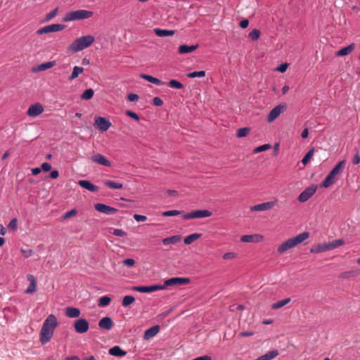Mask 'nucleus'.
<instances>
[{
    "mask_svg": "<svg viewBox=\"0 0 360 360\" xmlns=\"http://www.w3.org/2000/svg\"><path fill=\"white\" fill-rule=\"evenodd\" d=\"M58 325L57 318L54 314H50L47 316L44 321L39 333V340L41 344L44 345L51 340Z\"/></svg>",
    "mask_w": 360,
    "mask_h": 360,
    "instance_id": "1",
    "label": "nucleus"
},
{
    "mask_svg": "<svg viewBox=\"0 0 360 360\" xmlns=\"http://www.w3.org/2000/svg\"><path fill=\"white\" fill-rule=\"evenodd\" d=\"M309 232H302L295 237L289 238L286 241L281 243L277 249V251L279 254H283L288 250L293 248L298 245L299 244L304 242L305 240L309 238Z\"/></svg>",
    "mask_w": 360,
    "mask_h": 360,
    "instance_id": "2",
    "label": "nucleus"
},
{
    "mask_svg": "<svg viewBox=\"0 0 360 360\" xmlns=\"http://www.w3.org/2000/svg\"><path fill=\"white\" fill-rule=\"evenodd\" d=\"M95 41L92 35H85L76 39L68 47V51L72 53H77L89 47Z\"/></svg>",
    "mask_w": 360,
    "mask_h": 360,
    "instance_id": "3",
    "label": "nucleus"
},
{
    "mask_svg": "<svg viewBox=\"0 0 360 360\" xmlns=\"http://www.w3.org/2000/svg\"><path fill=\"white\" fill-rule=\"evenodd\" d=\"M345 160L339 162L335 167L329 172L322 183V186L328 188L333 185L337 180L338 177L342 174L345 165Z\"/></svg>",
    "mask_w": 360,
    "mask_h": 360,
    "instance_id": "4",
    "label": "nucleus"
},
{
    "mask_svg": "<svg viewBox=\"0 0 360 360\" xmlns=\"http://www.w3.org/2000/svg\"><path fill=\"white\" fill-rule=\"evenodd\" d=\"M93 15V12L86 10H76L65 13L63 21L70 22L73 20H79L88 19Z\"/></svg>",
    "mask_w": 360,
    "mask_h": 360,
    "instance_id": "5",
    "label": "nucleus"
},
{
    "mask_svg": "<svg viewBox=\"0 0 360 360\" xmlns=\"http://www.w3.org/2000/svg\"><path fill=\"white\" fill-rule=\"evenodd\" d=\"M212 216V212L207 210H197L191 212L184 214V219H192L198 218H205Z\"/></svg>",
    "mask_w": 360,
    "mask_h": 360,
    "instance_id": "6",
    "label": "nucleus"
},
{
    "mask_svg": "<svg viewBox=\"0 0 360 360\" xmlns=\"http://www.w3.org/2000/svg\"><path fill=\"white\" fill-rule=\"evenodd\" d=\"M65 25L61 24H52L44 26L37 31V34H44L51 32H56L64 30Z\"/></svg>",
    "mask_w": 360,
    "mask_h": 360,
    "instance_id": "7",
    "label": "nucleus"
},
{
    "mask_svg": "<svg viewBox=\"0 0 360 360\" xmlns=\"http://www.w3.org/2000/svg\"><path fill=\"white\" fill-rule=\"evenodd\" d=\"M317 186L311 185L306 188L298 196L297 200L300 202L307 201L316 191Z\"/></svg>",
    "mask_w": 360,
    "mask_h": 360,
    "instance_id": "8",
    "label": "nucleus"
},
{
    "mask_svg": "<svg viewBox=\"0 0 360 360\" xmlns=\"http://www.w3.org/2000/svg\"><path fill=\"white\" fill-rule=\"evenodd\" d=\"M74 328L76 333L83 334L88 331L89 323L85 319H79L74 322Z\"/></svg>",
    "mask_w": 360,
    "mask_h": 360,
    "instance_id": "9",
    "label": "nucleus"
},
{
    "mask_svg": "<svg viewBox=\"0 0 360 360\" xmlns=\"http://www.w3.org/2000/svg\"><path fill=\"white\" fill-rule=\"evenodd\" d=\"M190 283V279L188 278H171L165 281L164 285L162 286H172V285H181L188 284Z\"/></svg>",
    "mask_w": 360,
    "mask_h": 360,
    "instance_id": "10",
    "label": "nucleus"
},
{
    "mask_svg": "<svg viewBox=\"0 0 360 360\" xmlns=\"http://www.w3.org/2000/svg\"><path fill=\"white\" fill-rule=\"evenodd\" d=\"M285 106L282 105H278L274 108L269 113L267 117L268 122H272L274 121L281 113L285 110Z\"/></svg>",
    "mask_w": 360,
    "mask_h": 360,
    "instance_id": "11",
    "label": "nucleus"
},
{
    "mask_svg": "<svg viewBox=\"0 0 360 360\" xmlns=\"http://www.w3.org/2000/svg\"><path fill=\"white\" fill-rule=\"evenodd\" d=\"M94 208L96 210L106 214H114L117 212L116 208L102 203L95 204Z\"/></svg>",
    "mask_w": 360,
    "mask_h": 360,
    "instance_id": "12",
    "label": "nucleus"
},
{
    "mask_svg": "<svg viewBox=\"0 0 360 360\" xmlns=\"http://www.w3.org/2000/svg\"><path fill=\"white\" fill-rule=\"evenodd\" d=\"M44 112V108L41 104L39 103H37L34 105H32L29 107L27 114L30 117H37L41 114Z\"/></svg>",
    "mask_w": 360,
    "mask_h": 360,
    "instance_id": "13",
    "label": "nucleus"
},
{
    "mask_svg": "<svg viewBox=\"0 0 360 360\" xmlns=\"http://www.w3.org/2000/svg\"><path fill=\"white\" fill-rule=\"evenodd\" d=\"M165 286L160 285H154L150 286H134L133 290L140 292H151L156 290H163Z\"/></svg>",
    "mask_w": 360,
    "mask_h": 360,
    "instance_id": "14",
    "label": "nucleus"
},
{
    "mask_svg": "<svg viewBox=\"0 0 360 360\" xmlns=\"http://www.w3.org/2000/svg\"><path fill=\"white\" fill-rule=\"evenodd\" d=\"M240 240L243 243H259L264 240V236L260 234L244 235Z\"/></svg>",
    "mask_w": 360,
    "mask_h": 360,
    "instance_id": "15",
    "label": "nucleus"
},
{
    "mask_svg": "<svg viewBox=\"0 0 360 360\" xmlns=\"http://www.w3.org/2000/svg\"><path fill=\"white\" fill-rule=\"evenodd\" d=\"M95 124H96L98 128L102 131H107L111 125V123L110 122L109 120L102 117H96Z\"/></svg>",
    "mask_w": 360,
    "mask_h": 360,
    "instance_id": "16",
    "label": "nucleus"
},
{
    "mask_svg": "<svg viewBox=\"0 0 360 360\" xmlns=\"http://www.w3.org/2000/svg\"><path fill=\"white\" fill-rule=\"evenodd\" d=\"M91 161L101 165L110 167L111 162L108 160L104 155L97 153L91 157Z\"/></svg>",
    "mask_w": 360,
    "mask_h": 360,
    "instance_id": "17",
    "label": "nucleus"
},
{
    "mask_svg": "<svg viewBox=\"0 0 360 360\" xmlns=\"http://www.w3.org/2000/svg\"><path fill=\"white\" fill-rule=\"evenodd\" d=\"M113 326L114 323L112 319L108 316L103 317L98 321V327L103 330H110Z\"/></svg>",
    "mask_w": 360,
    "mask_h": 360,
    "instance_id": "18",
    "label": "nucleus"
},
{
    "mask_svg": "<svg viewBox=\"0 0 360 360\" xmlns=\"http://www.w3.org/2000/svg\"><path fill=\"white\" fill-rule=\"evenodd\" d=\"M275 205L274 202H266L250 207V211H266L271 209Z\"/></svg>",
    "mask_w": 360,
    "mask_h": 360,
    "instance_id": "19",
    "label": "nucleus"
},
{
    "mask_svg": "<svg viewBox=\"0 0 360 360\" xmlns=\"http://www.w3.org/2000/svg\"><path fill=\"white\" fill-rule=\"evenodd\" d=\"M78 184L86 190L91 191V192H97L98 191V187L92 183H91L89 181L87 180H79L78 181Z\"/></svg>",
    "mask_w": 360,
    "mask_h": 360,
    "instance_id": "20",
    "label": "nucleus"
},
{
    "mask_svg": "<svg viewBox=\"0 0 360 360\" xmlns=\"http://www.w3.org/2000/svg\"><path fill=\"white\" fill-rule=\"evenodd\" d=\"M65 314L68 318H78L80 314V310L78 308L68 307L65 308Z\"/></svg>",
    "mask_w": 360,
    "mask_h": 360,
    "instance_id": "21",
    "label": "nucleus"
},
{
    "mask_svg": "<svg viewBox=\"0 0 360 360\" xmlns=\"http://www.w3.org/2000/svg\"><path fill=\"white\" fill-rule=\"evenodd\" d=\"M27 280L30 282V285L27 288L25 292L27 294H32L36 292V279L33 275H27Z\"/></svg>",
    "mask_w": 360,
    "mask_h": 360,
    "instance_id": "22",
    "label": "nucleus"
},
{
    "mask_svg": "<svg viewBox=\"0 0 360 360\" xmlns=\"http://www.w3.org/2000/svg\"><path fill=\"white\" fill-rule=\"evenodd\" d=\"M328 250H329V249H328V243H319V244L315 245L312 246L311 248L310 249V252L311 253H315V254H318V253L328 251Z\"/></svg>",
    "mask_w": 360,
    "mask_h": 360,
    "instance_id": "23",
    "label": "nucleus"
},
{
    "mask_svg": "<svg viewBox=\"0 0 360 360\" xmlns=\"http://www.w3.org/2000/svg\"><path fill=\"white\" fill-rule=\"evenodd\" d=\"M160 330V326H155L149 329L146 330L144 333V339L145 340H149L150 338L155 336Z\"/></svg>",
    "mask_w": 360,
    "mask_h": 360,
    "instance_id": "24",
    "label": "nucleus"
},
{
    "mask_svg": "<svg viewBox=\"0 0 360 360\" xmlns=\"http://www.w3.org/2000/svg\"><path fill=\"white\" fill-rule=\"evenodd\" d=\"M355 44H349V46H346V47H344L341 49H340L337 53H336V56H347L349 53H351L355 49Z\"/></svg>",
    "mask_w": 360,
    "mask_h": 360,
    "instance_id": "25",
    "label": "nucleus"
},
{
    "mask_svg": "<svg viewBox=\"0 0 360 360\" xmlns=\"http://www.w3.org/2000/svg\"><path fill=\"white\" fill-rule=\"evenodd\" d=\"M198 48V45L188 46L183 44L179 46L178 51L180 54L188 53L194 51Z\"/></svg>",
    "mask_w": 360,
    "mask_h": 360,
    "instance_id": "26",
    "label": "nucleus"
},
{
    "mask_svg": "<svg viewBox=\"0 0 360 360\" xmlns=\"http://www.w3.org/2000/svg\"><path fill=\"white\" fill-rule=\"evenodd\" d=\"M181 239V237L180 235H175L172 236L171 237L165 238L162 239V242L163 245H168L171 244H176L178 242H179Z\"/></svg>",
    "mask_w": 360,
    "mask_h": 360,
    "instance_id": "27",
    "label": "nucleus"
},
{
    "mask_svg": "<svg viewBox=\"0 0 360 360\" xmlns=\"http://www.w3.org/2000/svg\"><path fill=\"white\" fill-rule=\"evenodd\" d=\"M109 354L115 356H124L127 354V352L119 346H114L109 349Z\"/></svg>",
    "mask_w": 360,
    "mask_h": 360,
    "instance_id": "28",
    "label": "nucleus"
},
{
    "mask_svg": "<svg viewBox=\"0 0 360 360\" xmlns=\"http://www.w3.org/2000/svg\"><path fill=\"white\" fill-rule=\"evenodd\" d=\"M56 65V61H49L39 65L36 68H34V71H44L46 70L53 68Z\"/></svg>",
    "mask_w": 360,
    "mask_h": 360,
    "instance_id": "29",
    "label": "nucleus"
},
{
    "mask_svg": "<svg viewBox=\"0 0 360 360\" xmlns=\"http://www.w3.org/2000/svg\"><path fill=\"white\" fill-rule=\"evenodd\" d=\"M154 32L155 34L160 37H165L167 36H172L174 34V30H162L160 28H155L154 29Z\"/></svg>",
    "mask_w": 360,
    "mask_h": 360,
    "instance_id": "30",
    "label": "nucleus"
},
{
    "mask_svg": "<svg viewBox=\"0 0 360 360\" xmlns=\"http://www.w3.org/2000/svg\"><path fill=\"white\" fill-rule=\"evenodd\" d=\"M201 236H202L201 233H192V234L186 236L184 238V242L186 245L191 244L193 242H194L195 240L200 238L201 237Z\"/></svg>",
    "mask_w": 360,
    "mask_h": 360,
    "instance_id": "31",
    "label": "nucleus"
},
{
    "mask_svg": "<svg viewBox=\"0 0 360 360\" xmlns=\"http://www.w3.org/2000/svg\"><path fill=\"white\" fill-rule=\"evenodd\" d=\"M84 72V68L79 66H75L73 68L72 72L69 77V80L72 81L75 79L80 74Z\"/></svg>",
    "mask_w": 360,
    "mask_h": 360,
    "instance_id": "32",
    "label": "nucleus"
},
{
    "mask_svg": "<svg viewBox=\"0 0 360 360\" xmlns=\"http://www.w3.org/2000/svg\"><path fill=\"white\" fill-rule=\"evenodd\" d=\"M141 77L146 79V81L155 84L156 85H161L162 84V81L158 78L153 77L150 75L142 74L141 75Z\"/></svg>",
    "mask_w": 360,
    "mask_h": 360,
    "instance_id": "33",
    "label": "nucleus"
},
{
    "mask_svg": "<svg viewBox=\"0 0 360 360\" xmlns=\"http://www.w3.org/2000/svg\"><path fill=\"white\" fill-rule=\"evenodd\" d=\"M327 243L328 249L330 250L344 245L345 242L342 239H337Z\"/></svg>",
    "mask_w": 360,
    "mask_h": 360,
    "instance_id": "34",
    "label": "nucleus"
},
{
    "mask_svg": "<svg viewBox=\"0 0 360 360\" xmlns=\"http://www.w3.org/2000/svg\"><path fill=\"white\" fill-rule=\"evenodd\" d=\"M105 185L111 189H121L123 188V184L121 183L107 180L104 182Z\"/></svg>",
    "mask_w": 360,
    "mask_h": 360,
    "instance_id": "35",
    "label": "nucleus"
},
{
    "mask_svg": "<svg viewBox=\"0 0 360 360\" xmlns=\"http://www.w3.org/2000/svg\"><path fill=\"white\" fill-rule=\"evenodd\" d=\"M290 302V298H285L283 300L278 301L277 302L272 304L271 308L273 309H278L288 304Z\"/></svg>",
    "mask_w": 360,
    "mask_h": 360,
    "instance_id": "36",
    "label": "nucleus"
},
{
    "mask_svg": "<svg viewBox=\"0 0 360 360\" xmlns=\"http://www.w3.org/2000/svg\"><path fill=\"white\" fill-rule=\"evenodd\" d=\"M134 301L135 299L133 296L126 295L122 299V304L123 307H127L133 304Z\"/></svg>",
    "mask_w": 360,
    "mask_h": 360,
    "instance_id": "37",
    "label": "nucleus"
},
{
    "mask_svg": "<svg viewBox=\"0 0 360 360\" xmlns=\"http://www.w3.org/2000/svg\"><path fill=\"white\" fill-rule=\"evenodd\" d=\"M94 91L92 89H88L85 90L83 92V94L81 95V98L82 100L87 101V100L91 99L94 96Z\"/></svg>",
    "mask_w": 360,
    "mask_h": 360,
    "instance_id": "38",
    "label": "nucleus"
},
{
    "mask_svg": "<svg viewBox=\"0 0 360 360\" xmlns=\"http://www.w3.org/2000/svg\"><path fill=\"white\" fill-rule=\"evenodd\" d=\"M314 153V148H311L307 153L306 155L304 156V158H302V162L304 165H306L309 162V160H311V158H312L313 155Z\"/></svg>",
    "mask_w": 360,
    "mask_h": 360,
    "instance_id": "39",
    "label": "nucleus"
},
{
    "mask_svg": "<svg viewBox=\"0 0 360 360\" xmlns=\"http://www.w3.org/2000/svg\"><path fill=\"white\" fill-rule=\"evenodd\" d=\"M111 301V299L108 296L101 297L98 300V306L101 307H104L108 306Z\"/></svg>",
    "mask_w": 360,
    "mask_h": 360,
    "instance_id": "40",
    "label": "nucleus"
},
{
    "mask_svg": "<svg viewBox=\"0 0 360 360\" xmlns=\"http://www.w3.org/2000/svg\"><path fill=\"white\" fill-rule=\"evenodd\" d=\"M250 131V129L248 127L240 128L237 130L236 136L238 138L246 136Z\"/></svg>",
    "mask_w": 360,
    "mask_h": 360,
    "instance_id": "41",
    "label": "nucleus"
},
{
    "mask_svg": "<svg viewBox=\"0 0 360 360\" xmlns=\"http://www.w3.org/2000/svg\"><path fill=\"white\" fill-rule=\"evenodd\" d=\"M261 32L257 29H254L252 32H250L248 34L250 39L253 41L257 40L260 37Z\"/></svg>",
    "mask_w": 360,
    "mask_h": 360,
    "instance_id": "42",
    "label": "nucleus"
},
{
    "mask_svg": "<svg viewBox=\"0 0 360 360\" xmlns=\"http://www.w3.org/2000/svg\"><path fill=\"white\" fill-rule=\"evenodd\" d=\"M205 76V72L203 70L192 72L187 75V77H190V78H194V77H203Z\"/></svg>",
    "mask_w": 360,
    "mask_h": 360,
    "instance_id": "43",
    "label": "nucleus"
},
{
    "mask_svg": "<svg viewBox=\"0 0 360 360\" xmlns=\"http://www.w3.org/2000/svg\"><path fill=\"white\" fill-rule=\"evenodd\" d=\"M169 86L172 88L181 89L184 87V85L177 80L172 79L169 82Z\"/></svg>",
    "mask_w": 360,
    "mask_h": 360,
    "instance_id": "44",
    "label": "nucleus"
},
{
    "mask_svg": "<svg viewBox=\"0 0 360 360\" xmlns=\"http://www.w3.org/2000/svg\"><path fill=\"white\" fill-rule=\"evenodd\" d=\"M271 148V145L270 144H264V145H262L260 146H258L257 148H255L254 149V153H260V152H263V151H265L268 149Z\"/></svg>",
    "mask_w": 360,
    "mask_h": 360,
    "instance_id": "45",
    "label": "nucleus"
},
{
    "mask_svg": "<svg viewBox=\"0 0 360 360\" xmlns=\"http://www.w3.org/2000/svg\"><path fill=\"white\" fill-rule=\"evenodd\" d=\"M179 210H168L162 212V215L165 217L177 216L181 214Z\"/></svg>",
    "mask_w": 360,
    "mask_h": 360,
    "instance_id": "46",
    "label": "nucleus"
},
{
    "mask_svg": "<svg viewBox=\"0 0 360 360\" xmlns=\"http://www.w3.org/2000/svg\"><path fill=\"white\" fill-rule=\"evenodd\" d=\"M77 214V210L75 209H72L68 212H67L63 217L64 219H69L72 217L75 216Z\"/></svg>",
    "mask_w": 360,
    "mask_h": 360,
    "instance_id": "47",
    "label": "nucleus"
},
{
    "mask_svg": "<svg viewBox=\"0 0 360 360\" xmlns=\"http://www.w3.org/2000/svg\"><path fill=\"white\" fill-rule=\"evenodd\" d=\"M237 257L235 252H227L223 255V259L225 260L233 259Z\"/></svg>",
    "mask_w": 360,
    "mask_h": 360,
    "instance_id": "48",
    "label": "nucleus"
},
{
    "mask_svg": "<svg viewBox=\"0 0 360 360\" xmlns=\"http://www.w3.org/2000/svg\"><path fill=\"white\" fill-rule=\"evenodd\" d=\"M18 226V221L15 218L11 220L8 225L9 229L15 230Z\"/></svg>",
    "mask_w": 360,
    "mask_h": 360,
    "instance_id": "49",
    "label": "nucleus"
},
{
    "mask_svg": "<svg viewBox=\"0 0 360 360\" xmlns=\"http://www.w3.org/2000/svg\"><path fill=\"white\" fill-rule=\"evenodd\" d=\"M20 252H21L22 255L25 258H28V257H31L33 254V251L31 249H27V250L21 249Z\"/></svg>",
    "mask_w": 360,
    "mask_h": 360,
    "instance_id": "50",
    "label": "nucleus"
},
{
    "mask_svg": "<svg viewBox=\"0 0 360 360\" xmlns=\"http://www.w3.org/2000/svg\"><path fill=\"white\" fill-rule=\"evenodd\" d=\"M112 233L116 236L124 237L127 236V233L122 229H115L113 230Z\"/></svg>",
    "mask_w": 360,
    "mask_h": 360,
    "instance_id": "51",
    "label": "nucleus"
},
{
    "mask_svg": "<svg viewBox=\"0 0 360 360\" xmlns=\"http://www.w3.org/2000/svg\"><path fill=\"white\" fill-rule=\"evenodd\" d=\"M58 8H55L54 10H53L52 11H51L50 13H49L46 16V20H51L52 18H53L57 13H58Z\"/></svg>",
    "mask_w": 360,
    "mask_h": 360,
    "instance_id": "52",
    "label": "nucleus"
},
{
    "mask_svg": "<svg viewBox=\"0 0 360 360\" xmlns=\"http://www.w3.org/2000/svg\"><path fill=\"white\" fill-rule=\"evenodd\" d=\"M356 153L354 154L353 158H352V163L354 165H358L360 162V156L359 155L358 150L356 148Z\"/></svg>",
    "mask_w": 360,
    "mask_h": 360,
    "instance_id": "53",
    "label": "nucleus"
},
{
    "mask_svg": "<svg viewBox=\"0 0 360 360\" xmlns=\"http://www.w3.org/2000/svg\"><path fill=\"white\" fill-rule=\"evenodd\" d=\"M134 219L136 221H145L147 220V217L146 216L141 215V214H134Z\"/></svg>",
    "mask_w": 360,
    "mask_h": 360,
    "instance_id": "54",
    "label": "nucleus"
},
{
    "mask_svg": "<svg viewBox=\"0 0 360 360\" xmlns=\"http://www.w3.org/2000/svg\"><path fill=\"white\" fill-rule=\"evenodd\" d=\"M126 115L136 120H139V117L138 116V115L136 113H135L134 112H132L131 110H127L126 111Z\"/></svg>",
    "mask_w": 360,
    "mask_h": 360,
    "instance_id": "55",
    "label": "nucleus"
},
{
    "mask_svg": "<svg viewBox=\"0 0 360 360\" xmlns=\"http://www.w3.org/2000/svg\"><path fill=\"white\" fill-rule=\"evenodd\" d=\"M153 103L155 106H161L163 104V101L160 98L155 97L153 98Z\"/></svg>",
    "mask_w": 360,
    "mask_h": 360,
    "instance_id": "56",
    "label": "nucleus"
},
{
    "mask_svg": "<svg viewBox=\"0 0 360 360\" xmlns=\"http://www.w3.org/2000/svg\"><path fill=\"white\" fill-rule=\"evenodd\" d=\"M123 264L127 266H132L135 264V261L133 259H126L123 261Z\"/></svg>",
    "mask_w": 360,
    "mask_h": 360,
    "instance_id": "57",
    "label": "nucleus"
},
{
    "mask_svg": "<svg viewBox=\"0 0 360 360\" xmlns=\"http://www.w3.org/2000/svg\"><path fill=\"white\" fill-rule=\"evenodd\" d=\"M51 169V165L48 162H44L41 165V169H43L44 172H49Z\"/></svg>",
    "mask_w": 360,
    "mask_h": 360,
    "instance_id": "58",
    "label": "nucleus"
},
{
    "mask_svg": "<svg viewBox=\"0 0 360 360\" xmlns=\"http://www.w3.org/2000/svg\"><path fill=\"white\" fill-rule=\"evenodd\" d=\"M127 98L129 101L134 102V101H136L138 100L139 96L137 94H129L127 96Z\"/></svg>",
    "mask_w": 360,
    "mask_h": 360,
    "instance_id": "59",
    "label": "nucleus"
},
{
    "mask_svg": "<svg viewBox=\"0 0 360 360\" xmlns=\"http://www.w3.org/2000/svg\"><path fill=\"white\" fill-rule=\"evenodd\" d=\"M287 68H288V64L287 63H283V64H281L280 66H278L276 70L280 72H284L286 71Z\"/></svg>",
    "mask_w": 360,
    "mask_h": 360,
    "instance_id": "60",
    "label": "nucleus"
},
{
    "mask_svg": "<svg viewBox=\"0 0 360 360\" xmlns=\"http://www.w3.org/2000/svg\"><path fill=\"white\" fill-rule=\"evenodd\" d=\"M249 25V20L247 19L243 20L240 22V26L242 28H246Z\"/></svg>",
    "mask_w": 360,
    "mask_h": 360,
    "instance_id": "61",
    "label": "nucleus"
},
{
    "mask_svg": "<svg viewBox=\"0 0 360 360\" xmlns=\"http://www.w3.org/2000/svg\"><path fill=\"white\" fill-rule=\"evenodd\" d=\"M192 360H212V358H211V356H210L208 355H205V356H201L195 358Z\"/></svg>",
    "mask_w": 360,
    "mask_h": 360,
    "instance_id": "62",
    "label": "nucleus"
},
{
    "mask_svg": "<svg viewBox=\"0 0 360 360\" xmlns=\"http://www.w3.org/2000/svg\"><path fill=\"white\" fill-rule=\"evenodd\" d=\"M58 176H59V173L57 170H53L50 173V177L51 179H56L58 177Z\"/></svg>",
    "mask_w": 360,
    "mask_h": 360,
    "instance_id": "63",
    "label": "nucleus"
},
{
    "mask_svg": "<svg viewBox=\"0 0 360 360\" xmlns=\"http://www.w3.org/2000/svg\"><path fill=\"white\" fill-rule=\"evenodd\" d=\"M254 335V332L250 331V332H241L240 333V337H249Z\"/></svg>",
    "mask_w": 360,
    "mask_h": 360,
    "instance_id": "64",
    "label": "nucleus"
}]
</instances>
